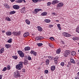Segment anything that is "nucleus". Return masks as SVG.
Wrapping results in <instances>:
<instances>
[{"mask_svg":"<svg viewBox=\"0 0 79 79\" xmlns=\"http://www.w3.org/2000/svg\"><path fill=\"white\" fill-rule=\"evenodd\" d=\"M23 62L21 61L19 63V64L16 65L15 66L16 69H18V70H21L22 68L23 67Z\"/></svg>","mask_w":79,"mask_h":79,"instance_id":"1","label":"nucleus"},{"mask_svg":"<svg viewBox=\"0 0 79 79\" xmlns=\"http://www.w3.org/2000/svg\"><path fill=\"white\" fill-rule=\"evenodd\" d=\"M71 53V51L69 50L65 51L64 53V55L65 57H67Z\"/></svg>","mask_w":79,"mask_h":79,"instance_id":"2","label":"nucleus"},{"mask_svg":"<svg viewBox=\"0 0 79 79\" xmlns=\"http://www.w3.org/2000/svg\"><path fill=\"white\" fill-rule=\"evenodd\" d=\"M21 34V31H13L12 32V34L14 35H20Z\"/></svg>","mask_w":79,"mask_h":79,"instance_id":"3","label":"nucleus"},{"mask_svg":"<svg viewBox=\"0 0 79 79\" xmlns=\"http://www.w3.org/2000/svg\"><path fill=\"white\" fill-rule=\"evenodd\" d=\"M17 73L16 74V72H14V76H15V77H20V74H19V72L17 70L16 72Z\"/></svg>","mask_w":79,"mask_h":79,"instance_id":"4","label":"nucleus"},{"mask_svg":"<svg viewBox=\"0 0 79 79\" xmlns=\"http://www.w3.org/2000/svg\"><path fill=\"white\" fill-rule=\"evenodd\" d=\"M64 5V4L62 2H60L59 3H58L57 5V8H59L60 7H62V6Z\"/></svg>","mask_w":79,"mask_h":79,"instance_id":"5","label":"nucleus"},{"mask_svg":"<svg viewBox=\"0 0 79 79\" xmlns=\"http://www.w3.org/2000/svg\"><path fill=\"white\" fill-rule=\"evenodd\" d=\"M13 8L15 9L16 10H18L19 8V6L18 5H15L13 6Z\"/></svg>","mask_w":79,"mask_h":79,"instance_id":"6","label":"nucleus"},{"mask_svg":"<svg viewBox=\"0 0 79 79\" xmlns=\"http://www.w3.org/2000/svg\"><path fill=\"white\" fill-rule=\"evenodd\" d=\"M6 35L9 36V35H11L12 34V33L10 31H7L6 32Z\"/></svg>","mask_w":79,"mask_h":79,"instance_id":"7","label":"nucleus"},{"mask_svg":"<svg viewBox=\"0 0 79 79\" xmlns=\"http://www.w3.org/2000/svg\"><path fill=\"white\" fill-rule=\"evenodd\" d=\"M60 1L57 0H54L53 1L52 3V5H55V3H59Z\"/></svg>","mask_w":79,"mask_h":79,"instance_id":"8","label":"nucleus"},{"mask_svg":"<svg viewBox=\"0 0 79 79\" xmlns=\"http://www.w3.org/2000/svg\"><path fill=\"white\" fill-rule=\"evenodd\" d=\"M24 3H26V1L25 0H18L15 1L16 3H22L23 2Z\"/></svg>","mask_w":79,"mask_h":79,"instance_id":"9","label":"nucleus"},{"mask_svg":"<svg viewBox=\"0 0 79 79\" xmlns=\"http://www.w3.org/2000/svg\"><path fill=\"white\" fill-rule=\"evenodd\" d=\"M20 12L22 13H26V10H25V7H23L20 10Z\"/></svg>","mask_w":79,"mask_h":79,"instance_id":"10","label":"nucleus"},{"mask_svg":"<svg viewBox=\"0 0 79 79\" xmlns=\"http://www.w3.org/2000/svg\"><path fill=\"white\" fill-rule=\"evenodd\" d=\"M37 28L39 31H40V32L42 31V30H43V29H42V28L41 27L39 26L37 27Z\"/></svg>","mask_w":79,"mask_h":79,"instance_id":"11","label":"nucleus"},{"mask_svg":"<svg viewBox=\"0 0 79 79\" xmlns=\"http://www.w3.org/2000/svg\"><path fill=\"white\" fill-rule=\"evenodd\" d=\"M31 49V48L29 46L25 47L24 48L25 51H29Z\"/></svg>","mask_w":79,"mask_h":79,"instance_id":"12","label":"nucleus"},{"mask_svg":"<svg viewBox=\"0 0 79 79\" xmlns=\"http://www.w3.org/2000/svg\"><path fill=\"white\" fill-rule=\"evenodd\" d=\"M3 5L4 6L5 8H7V9H9V8H10V6H9L8 4L4 3V4Z\"/></svg>","mask_w":79,"mask_h":79,"instance_id":"13","label":"nucleus"},{"mask_svg":"<svg viewBox=\"0 0 79 79\" xmlns=\"http://www.w3.org/2000/svg\"><path fill=\"white\" fill-rule=\"evenodd\" d=\"M29 35V33L28 32H26L25 33H24L23 34V36L24 37H27L28 35Z\"/></svg>","mask_w":79,"mask_h":79,"instance_id":"14","label":"nucleus"},{"mask_svg":"<svg viewBox=\"0 0 79 79\" xmlns=\"http://www.w3.org/2000/svg\"><path fill=\"white\" fill-rule=\"evenodd\" d=\"M5 47L6 48H10V47H11V46L10 44H7L5 45Z\"/></svg>","mask_w":79,"mask_h":79,"instance_id":"15","label":"nucleus"},{"mask_svg":"<svg viewBox=\"0 0 79 79\" xmlns=\"http://www.w3.org/2000/svg\"><path fill=\"white\" fill-rule=\"evenodd\" d=\"M31 54H33V55H34V56H36L37 55V52H34V51H31V52H30Z\"/></svg>","mask_w":79,"mask_h":79,"instance_id":"16","label":"nucleus"},{"mask_svg":"<svg viewBox=\"0 0 79 79\" xmlns=\"http://www.w3.org/2000/svg\"><path fill=\"white\" fill-rule=\"evenodd\" d=\"M40 11H42V9H35V13H36V12Z\"/></svg>","mask_w":79,"mask_h":79,"instance_id":"17","label":"nucleus"},{"mask_svg":"<svg viewBox=\"0 0 79 79\" xmlns=\"http://www.w3.org/2000/svg\"><path fill=\"white\" fill-rule=\"evenodd\" d=\"M58 57H56L54 59L55 63H58V61H57V60H58Z\"/></svg>","mask_w":79,"mask_h":79,"instance_id":"18","label":"nucleus"},{"mask_svg":"<svg viewBox=\"0 0 79 79\" xmlns=\"http://www.w3.org/2000/svg\"><path fill=\"white\" fill-rule=\"evenodd\" d=\"M51 69L52 71H53L55 69V66H52L51 68Z\"/></svg>","mask_w":79,"mask_h":79,"instance_id":"19","label":"nucleus"},{"mask_svg":"<svg viewBox=\"0 0 79 79\" xmlns=\"http://www.w3.org/2000/svg\"><path fill=\"white\" fill-rule=\"evenodd\" d=\"M19 55L20 56V57H21L22 58H23V57H24V54L23 53V52H22L21 54Z\"/></svg>","mask_w":79,"mask_h":79,"instance_id":"20","label":"nucleus"},{"mask_svg":"<svg viewBox=\"0 0 79 79\" xmlns=\"http://www.w3.org/2000/svg\"><path fill=\"white\" fill-rule=\"evenodd\" d=\"M27 62H28L27 59H25L24 62V64H25V65L26 64H27Z\"/></svg>","mask_w":79,"mask_h":79,"instance_id":"21","label":"nucleus"},{"mask_svg":"<svg viewBox=\"0 0 79 79\" xmlns=\"http://www.w3.org/2000/svg\"><path fill=\"white\" fill-rule=\"evenodd\" d=\"M61 52V50L60 49H58L56 51V53L57 54H60Z\"/></svg>","mask_w":79,"mask_h":79,"instance_id":"22","label":"nucleus"},{"mask_svg":"<svg viewBox=\"0 0 79 79\" xmlns=\"http://www.w3.org/2000/svg\"><path fill=\"white\" fill-rule=\"evenodd\" d=\"M25 22L27 24H30V21H29L28 19L25 20Z\"/></svg>","mask_w":79,"mask_h":79,"instance_id":"23","label":"nucleus"},{"mask_svg":"<svg viewBox=\"0 0 79 79\" xmlns=\"http://www.w3.org/2000/svg\"><path fill=\"white\" fill-rule=\"evenodd\" d=\"M73 40H79V38L78 37H75L73 38Z\"/></svg>","mask_w":79,"mask_h":79,"instance_id":"24","label":"nucleus"},{"mask_svg":"<svg viewBox=\"0 0 79 79\" xmlns=\"http://www.w3.org/2000/svg\"><path fill=\"white\" fill-rule=\"evenodd\" d=\"M71 54L73 56H74L76 55V52L75 51H72L71 53Z\"/></svg>","mask_w":79,"mask_h":79,"instance_id":"25","label":"nucleus"},{"mask_svg":"<svg viewBox=\"0 0 79 79\" xmlns=\"http://www.w3.org/2000/svg\"><path fill=\"white\" fill-rule=\"evenodd\" d=\"M49 62H50L49 60L47 59L46 60V64L47 65H48V64H49Z\"/></svg>","mask_w":79,"mask_h":79,"instance_id":"26","label":"nucleus"},{"mask_svg":"<svg viewBox=\"0 0 79 79\" xmlns=\"http://www.w3.org/2000/svg\"><path fill=\"white\" fill-rule=\"evenodd\" d=\"M44 21L46 23H48L50 22V20L49 19H46L44 20Z\"/></svg>","mask_w":79,"mask_h":79,"instance_id":"27","label":"nucleus"},{"mask_svg":"<svg viewBox=\"0 0 79 79\" xmlns=\"http://www.w3.org/2000/svg\"><path fill=\"white\" fill-rule=\"evenodd\" d=\"M41 15L43 16H46V15H47V13L46 12H44L42 13Z\"/></svg>","mask_w":79,"mask_h":79,"instance_id":"28","label":"nucleus"},{"mask_svg":"<svg viewBox=\"0 0 79 79\" xmlns=\"http://www.w3.org/2000/svg\"><path fill=\"white\" fill-rule=\"evenodd\" d=\"M15 13L16 11H12L10 12V15H13V14H15Z\"/></svg>","mask_w":79,"mask_h":79,"instance_id":"29","label":"nucleus"},{"mask_svg":"<svg viewBox=\"0 0 79 79\" xmlns=\"http://www.w3.org/2000/svg\"><path fill=\"white\" fill-rule=\"evenodd\" d=\"M57 26L59 29V30H61V25L60 24H58Z\"/></svg>","mask_w":79,"mask_h":79,"instance_id":"30","label":"nucleus"},{"mask_svg":"<svg viewBox=\"0 0 79 79\" xmlns=\"http://www.w3.org/2000/svg\"><path fill=\"white\" fill-rule=\"evenodd\" d=\"M70 61L71 63H76L75 61H74V60L73 59H70Z\"/></svg>","mask_w":79,"mask_h":79,"instance_id":"31","label":"nucleus"},{"mask_svg":"<svg viewBox=\"0 0 79 79\" xmlns=\"http://www.w3.org/2000/svg\"><path fill=\"white\" fill-rule=\"evenodd\" d=\"M12 58H13L15 60H17V59H18V56H13Z\"/></svg>","mask_w":79,"mask_h":79,"instance_id":"32","label":"nucleus"},{"mask_svg":"<svg viewBox=\"0 0 79 79\" xmlns=\"http://www.w3.org/2000/svg\"><path fill=\"white\" fill-rule=\"evenodd\" d=\"M5 20H6V21H11V19L9 17H6Z\"/></svg>","mask_w":79,"mask_h":79,"instance_id":"33","label":"nucleus"},{"mask_svg":"<svg viewBox=\"0 0 79 79\" xmlns=\"http://www.w3.org/2000/svg\"><path fill=\"white\" fill-rule=\"evenodd\" d=\"M49 46L50 47H51L52 48H53V47H54V46H53V44H52L51 43L49 44Z\"/></svg>","mask_w":79,"mask_h":79,"instance_id":"34","label":"nucleus"},{"mask_svg":"<svg viewBox=\"0 0 79 79\" xmlns=\"http://www.w3.org/2000/svg\"><path fill=\"white\" fill-rule=\"evenodd\" d=\"M4 51H5V49L4 48H2L1 49V53H3L4 52Z\"/></svg>","mask_w":79,"mask_h":79,"instance_id":"35","label":"nucleus"},{"mask_svg":"<svg viewBox=\"0 0 79 79\" xmlns=\"http://www.w3.org/2000/svg\"><path fill=\"white\" fill-rule=\"evenodd\" d=\"M7 69V68H6V67H5L2 70V71H4V72L6 71Z\"/></svg>","mask_w":79,"mask_h":79,"instance_id":"36","label":"nucleus"},{"mask_svg":"<svg viewBox=\"0 0 79 79\" xmlns=\"http://www.w3.org/2000/svg\"><path fill=\"white\" fill-rule=\"evenodd\" d=\"M76 31L78 33H79V27H77V28L76 29Z\"/></svg>","mask_w":79,"mask_h":79,"instance_id":"37","label":"nucleus"},{"mask_svg":"<svg viewBox=\"0 0 79 79\" xmlns=\"http://www.w3.org/2000/svg\"><path fill=\"white\" fill-rule=\"evenodd\" d=\"M7 42L9 43H11V42H12V39H10Z\"/></svg>","mask_w":79,"mask_h":79,"instance_id":"38","label":"nucleus"},{"mask_svg":"<svg viewBox=\"0 0 79 79\" xmlns=\"http://www.w3.org/2000/svg\"><path fill=\"white\" fill-rule=\"evenodd\" d=\"M23 52L19 50L18 51V53L19 55H20Z\"/></svg>","mask_w":79,"mask_h":79,"instance_id":"39","label":"nucleus"},{"mask_svg":"<svg viewBox=\"0 0 79 79\" xmlns=\"http://www.w3.org/2000/svg\"><path fill=\"white\" fill-rule=\"evenodd\" d=\"M71 35L69 34H68V33H67L66 37H71Z\"/></svg>","mask_w":79,"mask_h":79,"instance_id":"40","label":"nucleus"},{"mask_svg":"<svg viewBox=\"0 0 79 79\" xmlns=\"http://www.w3.org/2000/svg\"><path fill=\"white\" fill-rule=\"evenodd\" d=\"M35 39L36 40H40V36H38Z\"/></svg>","mask_w":79,"mask_h":79,"instance_id":"41","label":"nucleus"},{"mask_svg":"<svg viewBox=\"0 0 79 79\" xmlns=\"http://www.w3.org/2000/svg\"><path fill=\"white\" fill-rule=\"evenodd\" d=\"M60 43L62 45H64V42L63 40H61L60 41Z\"/></svg>","mask_w":79,"mask_h":79,"instance_id":"42","label":"nucleus"},{"mask_svg":"<svg viewBox=\"0 0 79 79\" xmlns=\"http://www.w3.org/2000/svg\"><path fill=\"white\" fill-rule=\"evenodd\" d=\"M67 34V33L66 32H64L63 33V35H64V36L65 37H66Z\"/></svg>","mask_w":79,"mask_h":79,"instance_id":"43","label":"nucleus"},{"mask_svg":"<svg viewBox=\"0 0 79 79\" xmlns=\"http://www.w3.org/2000/svg\"><path fill=\"white\" fill-rule=\"evenodd\" d=\"M60 64L62 66H64V62H62Z\"/></svg>","mask_w":79,"mask_h":79,"instance_id":"44","label":"nucleus"},{"mask_svg":"<svg viewBox=\"0 0 79 79\" xmlns=\"http://www.w3.org/2000/svg\"><path fill=\"white\" fill-rule=\"evenodd\" d=\"M32 1L35 3H36L37 2H39V0H32Z\"/></svg>","mask_w":79,"mask_h":79,"instance_id":"45","label":"nucleus"},{"mask_svg":"<svg viewBox=\"0 0 79 79\" xmlns=\"http://www.w3.org/2000/svg\"><path fill=\"white\" fill-rule=\"evenodd\" d=\"M28 60H32L31 56H28Z\"/></svg>","mask_w":79,"mask_h":79,"instance_id":"46","label":"nucleus"},{"mask_svg":"<svg viewBox=\"0 0 79 79\" xmlns=\"http://www.w3.org/2000/svg\"><path fill=\"white\" fill-rule=\"evenodd\" d=\"M38 45L40 47V46H42V45H43V44H42V43H39L38 44Z\"/></svg>","mask_w":79,"mask_h":79,"instance_id":"47","label":"nucleus"},{"mask_svg":"<svg viewBox=\"0 0 79 79\" xmlns=\"http://www.w3.org/2000/svg\"><path fill=\"white\" fill-rule=\"evenodd\" d=\"M44 73H48V70H46L44 71Z\"/></svg>","mask_w":79,"mask_h":79,"instance_id":"48","label":"nucleus"},{"mask_svg":"<svg viewBox=\"0 0 79 79\" xmlns=\"http://www.w3.org/2000/svg\"><path fill=\"white\" fill-rule=\"evenodd\" d=\"M50 39L51 40H54V39L53 37H51L50 38Z\"/></svg>","mask_w":79,"mask_h":79,"instance_id":"49","label":"nucleus"},{"mask_svg":"<svg viewBox=\"0 0 79 79\" xmlns=\"http://www.w3.org/2000/svg\"><path fill=\"white\" fill-rule=\"evenodd\" d=\"M51 4V2H48L47 3L48 6H50V5Z\"/></svg>","mask_w":79,"mask_h":79,"instance_id":"50","label":"nucleus"},{"mask_svg":"<svg viewBox=\"0 0 79 79\" xmlns=\"http://www.w3.org/2000/svg\"><path fill=\"white\" fill-rule=\"evenodd\" d=\"M7 69H8V70H9V69H10V66L8 65L7 66Z\"/></svg>","mask_w":79,"mask_h":79,"instance_id":"51","label":"nucleus"},{"mask_svg":"<svg viewBox=\"0 0 79 79\" xmlns=\"http://www.w3.org/2000/svg\"><path fill=\"white\" fill-rule=\"evenodd\" d=\"M40 40H41L42 39H44V37H42V36H40Z\"/></svg>","mask_w":79,"mask_h":79,"instance_id":"52","label":"nucleus"},{"mask_svg":"<svg viewBox=\"0 0 79 79\" xmlns=\"http://www.w3.org/2000/svg\"><path fill=\"white\" fill-rule=\"evenodd\" d=\"M53 27V25H49V27H50V28H52V27Z\"/></svg>","mask_w":79,"mask_h":79,"instance_id":"53","label":"nucleus"},{"mask_svg":"<svg viewBox=\"0 0 79 79\" xmlns=\"http://www.w3.org/2000/svg\"><path fill=\"white\" fill-rule=\"evenodd\" d=\"M48 58H49L50 60H52V56H49L48 57Z\"/></svg>","mask_w":79,"mask_h":79,"instance_id":"54","label":"nucleus"},{"mask_svg":"<svg viewBox=\"0 0 79 79\" xmlns=\"http://www.w3.org/2000/svg\"><path fill=\"white\" fill-rule=\"evenodd\" d=\"M2 79V75H0V79Z\"/></svg>","mask_w":79,"mask_h":79,"instance_id":"55","label":"nucleus"},{"mask_svg":"<svg viewBox=\"0 0 79 79\" xmlns=\"http://www.w3.org/2000/svg\"><path fill=\"white\" fill-rule=\"evenodd\" d=\"M15 0H10L11 2H14Z\"/></svg>","mask_w":79,"mask_h":79,"instance_id":"56","label":"nucleus"},{"mask_svg":"<svg viewBox=\"0 0 79 79\" xmlns=\"http://www.w3.org/2000/svg\"><path fill=\"white\" fill-rule=\"evenodd\" d=\"M2 33H4V32H5V31H2Z\"/></svg>","mask_w":79,"mask_h":79,"instance_id":"57","label":"nucleus"},{"mask_svg":"<svg viewBox=\"0 0 79 79\" xmlns=\"http://www.w3.org/2000/svg\"><path fill=\"white\" fill-rule=\"evenodd\" d=\"M77 75L78 76H79V72L77 73Z\"/></svg>","mask_w":79,"mask_h":79,"instance_id":"58","label":"nucleus"},{"mask_svg":"<svg viewBox=\"0 0 79 79\" xmlns=\"http://www.w3.org/2000/svg\"><path fill=\"white\" fill-rule=\"evenodd\" d=\"M42 0L44 1L45 0H38V2H40V1H42Z\"/></svg>","mask_w":79,"mask_h":79,"instance_id":"59","label":"nucleus"},{"mask_svg":"<svg viewBox=\"0 0 79 79\" xmlns=\"http://www.w3.org/2000/svg\"><path fill=\"white\" fill-rule=\"evenodd\" d=\"M69 65L68 64L67 65V67H68H68H69Z\"/></svg>","mask_w":79,"mask_h":79,"instance_id":"60","label":"nucleus"},{"mask_svg":"<svg viewBox=\"0 0 79 79\" xmlns=\"http://www.w3.org/2000/svg\"><path fill=\"white\" fill-rule=\"evenodd\" d=\"M56 22H59V21L58 20H56Z\"/></svg>","mask_w":79,"mask_h":79,"instance_id":"61","label":"nucleus"},{"mask_svg":"<svg viewBox=\"0 0 79 79\" xmlns=\"http://www.w3.org/2000/svg\"><path fill=\"white\" fill-rule=\"evenodd\" d=\"M26 53H29V52L28 51L27 52H26Z\"/></svg>","mask_w":79,"mask_h":79,"instance_id":"62","label":"nucleus"},{"mask_svg":"<svg viewBox=\"0 0 79 79\" xmlns=\"http://www.w3.org/2000/svg\"><path fill=\"white\" fill-rule=\"evenodd\" d=\"M1 53H1V51L0 50V54H1Z\"/></svg>","mask_w":79,"mask_h":79,"instance_id":"63","label":"nucleus"},{"mask_svg":"<svg viewBox=\"0 0 79 79\" xmlns=\"http://www.w3.org/2000/svg\"><path fill=\"white\" fill-rule=\"evenodd\" d=\"M78 52L79 53V49L78 50Z\"/></svg>","mask_w":79,"mask_h":79,"instance_id":"64","label":"nucleus"}]
</instances>
